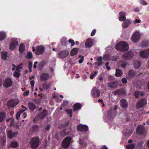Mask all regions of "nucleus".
Wrapping results in <instances>:
<instances>
[{"label":"nucleus","mask_w":149,"mask_h":149,"mask_svg":"<svg viewBox=\"0 0 149 149\" xmlns=\"http://www.w3.org/2000/svg\"><path fill=\"white\" fill-rule=\"evenodd\" d=\"M39 142V138L38 137H35L31 139L30 144L32 148L35 149L38 147Z\"/></svg>","instance_id":"f257e3e1"},{"label":"nucleus","mask_w":149,"mask_h":149,"mask_svg":"<svg viewBox=\"0 0 149 149\" xmlns=\"http://www.w3.org/2000/svg\"><path fill=\"white\" fill-rule=\"evenodd\" d=\"M45 49L44 47L42 45L38 46L36 47H32L33 52H35V54L38 55L42 54Z\"/></svg>","instance_id":"f03ea898"},{"label":"nucleus","mask_w":149,"mask_h":149,"mask_svg":"<svg viewBox=\"0 0 149 149\" xmlns=\"http://www.w3.org/2000/svg\"><path fill=\"white\" fill-rule=\"evenodd\" d=\"M115 48L117 50L120 48L121 50L125 51L128 49L129 46L127 43L123 42H120L116 45L115 46Z\"/></svg>","instance_id":"7ed1b4c3"},{"label":"nucleus","mask_w":149,"mask_h":149,"mask_svg":"<svg viewBox=\"0 0 149 149\" xmlns=\"http://www.w3.org/2000/svg\"><path fill=\"white\" fill-rule=\"evenodd\" d=\"M71 140V137L70 136H68L65 138L62 142L63 147L65 148H68L70 146Z\"/></svg>","instance_id":"20e7f679"},{"label":"nucleus","mask_w":149,"mask_h":149,"mask_svg":"<svg viewBox=\"0 0 149 149\" xmlns=\"http://www.w3.org/2000/svg\"><path fill=\"white\" fill-rule=\"evenodd\" d=\"M88 129L87 125L82 124H80L77 127V130L81 132H86L88 130Z\"/></svg>","instance_id":"39448f33"},{"label":"nucleus","mask_w":149,"mask_h":149,"mask_svg":"<svg viewBox=\"0 0 149 149\" xmlns=\"http://www.w3.org/2000/svg\"><path fill=\"white\" fill-rule=\"evenodd\" d=\"M69 54V52L66 50L62 51L58 53L59 58H63L67 56Z\"/></svg>","instance_id":"423d86ee"},{"label":"nucleus","mask_w":149,"mask_h":149,"mask_svg":"<svg viewBox=\"0 0 149 149\" xmlns=\"http://www.w3.org/2000/svg\"><path fill=\"white\" fill-rule=\"evenodd\" d=\"M134 54L131 52H129L125 53L123 56V58L124 60L130 59L133 57Z\"/></svg>","instance_id":"0eeeda50"},{"label":"nucleus","mask_w":149,"mask_h":149,"mask_svg":"<svg viewBox=\"0 0 149 149\" xmlns=\"http://www.w3.org/2000/svg\"><path fill=\"white\" fill-rule=\"evenodd\" d=\"M13 82L12 80L10 78H7L4 81L3 85L6 88H8L12 85Z\"/></svg>","instance_id":"6e6552de"},{"label":"nucleus","mask_w":149,"mask_h":149,"mask_svg":"<svg viewBox=\"0 0 149 149\" xmlns=\"http://www.w3.org/2000/svg\"><path fill=\"white\" fill-rule=\"evenodd\" d=\"M18 43V42L15 39H12L9 47L10 49L11 50L15 49L16 48Z\"/></svg>","instance_id":"1a4fd4ad"},{"label":"nucleus","mask_w":149,"mask_h":149,"mask_svg":"<svg viewBox=\"0 0 149 149\" xmlns=\"http://www.w3.org/2000/svg\"><path fill=\"white\" fill-rule=\"evenodd\" d=\"M48 114V111L46 109H44L42 111H40L38 115L39 119H42L44 118Z\"/></svg>","instance_id":"9d476101"},{"label":"nucleus","mask_w":149,"mask_h":149,"mask_svg":"<svg viewBox=\"0 0 149 149\" xmlns=\"http://www.w3.org/2000/svg\"><path fill=\"white\" fill-rule=\"evenodd\" d=\"M18 133L17 132H13L11 130H9L7 132L8 137L10 139H11L14 137H16Z\"/></svg>","instance_id":"9b49d317"},{"label":"nucleus","mask_w":149,"mask_h":149,"mask_svg":"<svg viewBox=\"0 0 149 149\" xmlns=\"http://www.w3.org/2000/svg\"><path fill=\"white\" fill-rule=\"evenodd\" d=\"M139 55L142 58H147L149 56V50H145L141 51L139 53Z\"/></svg>","instance_id":"f8f14e48"},{"label":"nucleus","mask_w":149,"mask_h":149,"mask_svg":"<svg viewBox=\"0 0 149 149\" xmlns=\"http://www.w3.org/2000/svg\"><path fill=\"white\" fill-rule=\"evenodd\" d=\"M146 101L145 99H142L140 100L137 102L136 107L140 108L143 107L144 105L146 104Z\"/></svg>","instance_id":"ddd939ff"},{"label":"nucleus","mask_w":149,"mask_h":149,"mask_svg":"<svg viewBox=\"0 0 149 149\" xmlns=\"http://www.w3.org/2000/svg\"><path fill=\"white\" fill-rule=\"evenodd\" d=\"M49 74L48 73H43L40 76V80L42 81H45L47 80L49 77Z\"/></svg>","instance_id":"4468645a"},{"label":"nucleus","mask_w":149,"mask_h":149,"mask_svg":"<svg viewBox=\"0 0 149 149\" xmlns=\"http://www.w3.org/2000/svg\"><path fill=\"white\" fill-rule=\"evenodd\" d=\"M136 132L139 134H144L145 133V130L143 125L139 126L136 129Z\"/></svg>","instance_id":"2eb2a0df"},{"label":"nucleus","mask_w":149,"mask_h":149,"mask_svg":"<svg viewBox=\"0 0 149 149\" xmlns=\"http://www.w3.org/2000/svg\"><path fill=\"white\" fill-rule=\"evenodd\" d=\"M140 36L138 33L136 32L133 35L132 39L134 42H137L139 40Z\"/></svg>","instance_id":"dca6fc26"},{"label":"nucleus","mask_w":149,"mask_h":149,"mask_svg":"<svg viewBox=\"0 0 149 149\" xmlns=\"http://www.w3.org/2000/svg\"><path fill=\"white\" fill-rule=\"evenodd\" d=\"M8 107H14L18 104V103L15 101L14 100H12L8 101L7 103Z\"/></svg>","instance_id":"f3484780"},{"label":"nucleus","mask_w":149,"mask_h":149,"mask_svg":"<svg viewBox=\"0 0 149 149\" xmlns=\"http://www.w3.org/2000/svg\"><path fill=\"white\" fill-rule=\"evenodd\" d=\"M116 115L115 110L111 109L108 112V116L109 119L114 118Z\"/></svg>","instance_id":"a211bd4d"},{"label":"nucleus","mask_w":149,"mask_h":149,"mask_svg":"<svg viewBox=\"0 0 149 149\" xmlns=\"http://www.w3.org/2000/svg\"><path fill=\"white\" fill-rule=\"evenodd\" d=\"M108 86L110 88H115L117 87L118 83L116 81L111 82L109 83Z\"/></svg>","instance_id":"6ab92c4d"},{"label":"nucleus","mask_w":149,"mask_h":149,"mask_svg":"<svg viewBox=\"0 0 149 149\" xmlns=\"http://www.w3.org/2000/svg\"><path fill=\"white\" fill-rule=\"evenodd\" d=\"M119 14L120 17H119V20L120 21H125L126 18L125 13L123 12H120L119 13Z\"/></svg>","instance_id":"aec40b11"},{"label":"nucleus","mask_w":149,"mask_h":149,"mask_svg":"<svg viewBox=\"0 0 149 149\" xmlns=\"http://www.w3.org/2000/svg\"><path fill=\"white\" fill-rule=\"evenodd\" d=\"M120 104L123 108H126L128 106V103L127 101L125 99H122L120 101Z\"/></svg>","instance_id":"412c9836"},{"label":"nucleus","mask_w":149,"mask_h":149,"mask_svg":"<svg viewBox=\"0 0 149 149\" xmlns=\"http://www.w3.org/2000/svg\"><path fill=\"white\" fill-rule=\"evenodd\" d=\"M93 40L91 39H88L86 40L85 45L86 47H90L93 45Z\"/></svg>","instance_id":"4be33fe9"},{"label":"nucleus","mask_w":149,"mask_h":149,"mask_svg":"<svg viewBox=\"0 0 149 149\" xmlns=\"http://www.w3.org/2000/svg\"><path fill=\"white\" fill-rule=\"evenodd\" d=\"M82 105L81 103H77L73 106V110L74 111L77 110L81 109Z\"/></svg>","instance_id":"5701e85b"},{"label":"nucleus","mask_w":149,"mask_h":149,"mask_svg":"<svg viewBox=\"0 0 149 149\" xmlns=\"http://www.w3.org/2000/svg\"><path fill=\"white\" fill-rule=\"evenodd\" d=\"M125 92L122 89H118L113 92V94L115 95H121L124 93Z\"/></svg>","instance_id":"b1692460"},{"label":"nucleus","mask_w":149,"mask_h":149,"mask_svg":"<svg viewBox=\"0 0 149 149\" xmlns=\"http://www.w3.org/2000/svg\"><path fill=\"white\" fill-rule=\"evenodd\" d=\"M28 105L29 109L32 111H33L36 108L35 104L33 102H29Z\"/></svg>","instance_id":"393cba45"},{"label":"nucleus","mask_w":149,"mask_h":149,"mask_svg":"<svg viewBox=\"0 0 149 149\" xmlns=\"http://www.w3.org/2000/svg\"><path fill=\"white\" fill-rule=\"evenodd\" d=\"M69 133V132L68 131V130L65 129L63 130L60 133V135L62 137H64L65 136L68 135Z\"/></svg>","instance_id":"a878e982"},{"label":"nucleus","mask_w":149,"mask_h":149,"mask_svg":"<svg viewBox=\"0 0 149 149\" xmlns=\"http://www.w3.org/2000/svg\"><path fill=\"white\" fill-rule=\"evenodd\" d=\"M122 24L123 27L124 28H126L128 27L130 23V21L129 20H125L124 21Z\"/></svg>","instance_id":"bb28decb"},{"label":"nucleus","mask_w":149,"mask_h":149,"mask_svg":"<svg viewBox=\"0 0 149 149\" xmlns=\"http://www.w3.org/2000/svg\"><path fill=\"white\" fill-rule=\"evenodd\" d=\"M6 113L4 112H0V122H2L6 118Z\"/></svg>","instance_id":"cd10ccee"},{"label":"nucleus","mask_w":149,"mask_h":149,"mask_svg":"<svg viewBox=\"0 0 149 149\" xmlns=\"http://www.w3.org/2000/svg\"><path fill=\"white\" fill-rule=\"evenodd\" d=\"M123 74V72L121 70L116 69V72L115 74V76L116 77H121Z\"/></svg>","instance_id":"c85d7f7f"},{"label":"nucleus","mask_w":149,"mask_h":149,"mask_svg":"<svg viewBox=\"0 0 149 149\" xmlns=\"http://www.w3.org/2000/svg\"><path fill=\"white\" fill-rule=\"evenodd\" d=\"M1 53V58L4 60H7V58L8 57V54L6 52H2Z\"/></svg>","instance_id":"c756f323"},{"label":"nucleus","mask_w":149,"mask_h":149,"mask_svg":"<svg viewBox=\"0 0 149 149\" xmlns=\"http://www.w3.org/2000/svg\"><path fill=\"white\" fill-rule=\"evenodd\" d=\"M94 95L96 97H98L100 96V92L99 90L97 89L96 88L94 89Z\"/></svg>","instance_id":"7c9ffc66"},{"label":"nucleus","mask_w":149,"mask_h":149,"mask_svg":"<svg viewBox=\"0 0 149 149\" xmlns=\"http://www.w3.org/2000/svg\"><path fill=\"white\" fill-rule=\"evenodd\" d=\"M78 51L77 49L76 48H73L71 51L70 54L71 56H74L76 55L78 53Z\"/></svg>","instance_id":"2f4dec72"},{"label":"nucleus","mask_w":149,"mask_h":149,"mask_svg":"<svg viewBox=\"0 0 149 149\" xmlns=\"http://www.w3.org/2000/svg\"><path fill=\"white\" fill-rule=\"evenodd\" d=\"M19 145L18 143L16 141H12L10 144L11 146L13 148H16Z\"/></svg>","instance_id":"473e14b6"},{"label":"nucleus","mask_w":149,"mask_h":149,"mask_svg":"<svg viewBox=\"0 0 149 149\" xmlns=\"http://www.w3.org/2000/svg\"><path fill=\"white\" fill-rule=\"evenodd\" d=\"M13 76L16 78H19L21 75L20 71H17L16 70L13 73Z\"/></svg>","instance_id":"72a5a7b5"},{"label":"nucleus","mask_w":149,"mask_h":149,"mask_svg":"<svg viewBox=\"0 0 149 149\" xmlns=\"http://www.w3.org/2000/svg\"><path fill=\"white\" fill-rule=\"evenodd\" d=\"M50 85L47 83H44L42 85V88L45 90L48 89L50 87Z\"/></svg>","instance_id":"f704fd0d"},{"label":"nucleus","mask_w":149,"mask_h":149,"mask_svg":"<svg viewBox=\"0 0 149 149\" xmlns=\"http://www.w3.org/2000/svg\"><path fill=\"white\" fill-rule=\"evenodd\" d=\"M25 50V46L22 43L20 45L19 48V51L21 53H23L24 52Z\"/></svg>","instance_id":"c9c22d12"},{"label":"nucleus","mask_w":149,"mask_h":149,"mask_svg":"<svg viewBox=\"0 0 149 149\" xmlns=\"http://www.w3.org/2000/svg\"><path fill=\"white\" fill-rule=\"evenodd\" d=\"M6 34L5 32H0V40H3L6 38Z\"/></svg>","instance_id":"e433bc0d"},{"label":"nucleus","mask_w":149,"mask_h":149,"mask_svg":"<svg viewBox=\"0 0 149 149\" xmlns=\"http://www.w3.org/2000/svg\"><path fill=\"white\" fill-rule=\"evenodd\" d=\"M134 75V72L132 70H130L128 72V76L130 78H133Z\"/></svg>","instance_id":"4c0bfd02"},{"label":"nucleus","mask_w":149,"mask_h":149,"mask_svg":"<svg viewBox=\"0 0 149 149\" xmlns=\"http://www.w3.org/2000/svg\"><path fill=\"white\" fill-rule=\"evenodd\" d=\"M67 42L66 39L65 38H62L61 40V44L63 46H66Z\"/></svg>","instance_id":"58836bf2"},{"label":"nucleus","mask_w":149,"mask_h":149,"mask_svg":"<svg viewBox=\"0 0 149 149\" xmlns=\"http://www.w3.org/2000/svg\"><path fill=\"white\" fill-rule=\"evenodd\" d=\"M134 67L135 68H137L140 66V62L137 61L135 62L134 64Z\"/></svg>","instance_id":"ea45409f"},{"label":"nucleus","mask_w":149,"mask_h":149,"mask_svg":"<svg viewBox=\"0 0 149 149\" xmlns=\"http://www.w3.org/2000/svg\"><path fill=\"white\" fill-rule=\"evenodd\" d=\"M67 113L69 114V116L71 117L72 115V110L70 109H68L66 110Z\"/></svg>","instance_id":"a19ab883"},{"label":"nucleus","mask_w":149,"mask_h":149,"mask_svg":"<svg viewBox=\"0 0 149 149\" xmlns=\"http://www.w3.org/2000/svg\"><path fill=\"white\" fill-rule=\"evenodd\" d=\"M38 126L36 125H34L32 127V130L33 132H36L38 130Z\"/></svg>","instance_id":"79ce46f5"},{"label":"nucleus","mask_w":149,"mask_h":149,"mask_svg":"<svg viewBox=\"0 0 149 149\" xmlns=\"http://www.w3.org/2000/svg\"><path fill=\"white\" fill-rule=\"evenodd\" d=\"M127 149H133L135 147V145L133 144H129L126 146Z\"/></svg>","instance_id":"37998d69"},{"label":"nucleus","mask_w":149,"mask_h":149,"mask_svg":"<svg viewBox=\"0 0 149 149\" xmlns=\"http://www.w3.org/2000/svg\"><path fill=\"white\" fill-rule=\"evenodd\" d=\"M32 57V55L31 52H29L27 53L26 57L27 58L31 59Z\"/></svg>","instance_id":"c03bdc74"},{"label":"nucleus","mask_w":149,"mask_h":149,"mask_svg":"<svg viewBox=\"0 0 149 149\" xmlns=\"http://www.w3.org/2000/svg\"><path fill=\"white\" fill-rule=\"evenodd\" d=\"M102 58V57L100 56L97 58V61H98L99 62L98 63V65L100 66L102 65V63L101 62Z\"/></svg>","instance_id":"a18cd8bd"},{"label":"nucleus","mask_w":149,"mask_h":149,"mask_svg":"<svg viewBox=\"0 0 149 149\" xmlns=\"http://www.w3.org/2000/svg\"><path fill=\"white\" fill-rule=\"evenodd\" d=\"M21 107L22 108H24V109H22L19 111V112H18L19 113H20L21 114H22V113H23L27 109V108L26 107H24L23 105H22Z\"/></svg>","instance_id":"49530a36"},{"label":"nucleus","mask_w":149,"mask_h":149,"mask_svg":"<svg viewBox=\"0 0 149 149\" xmlns=\"http://www.w3.org/2000/svg\"><path fill=\"white\" fill-rule=\"evenodd\" d=\"M140 91H136L134 95L135 96V97L137 98L139 97L140 95Z\"/></svg>","instance_id":"de8ad7c7"},{"label":"nucleus","mask_w":149,"mask_h":149,"mask_svg":"<svg viewBox=\"0 0 149 149\" xmlns=\"http://www.w3.org/2000/svg\"><path fill=\"white\" fill-rule=\"evenodd\" d=\"M79 57H81V59L79 60V63H82L84 60V56H81L80 55L79 56Z\"/></svg>","instance_id":"09e8293b"},{"label":"nucleus","mask_w":149,"mask_h":149,"mask_svg":"<svg viewBox=\"0 0 149 149\" xmlns=\"http://www.w3.org/2000/svg\"><path fill=\"white\" fill-rule=\"evenodd\" d=\"M22 64H19V65L17 68H16V70L17 71H20V69H21L22 68Z\"/></svg>","instance_id":"8fccbe9b"},{"label":"nucleus","mask_w":149,"mask_h":149,"mask_svg":"<svg viewBox=\"0 0 149 149\" xmlns=\"http://www.w3.org/2000/svg\"><path fill=\"white\" fill-rule=\"evenodd\" d=\"M139 3L143 5H146L147 4V2L144 0H139Z\"/></svg>","instance_id":"3c124183"},{"label":"nucleus","mask_w":149,"mask_h":149,"mask_svg":"<svg viewBox=\"0 0 149 149\" xmlns=\"http://www.w3.org/2000/svg\"><path fill=\"white\" fill-rule=\"evenodd\" d=\"M68 42L69 43H71V46H73L75 44L74 41L71 39H69L68 40Z\"/></svg>","instance_id":"603ef678"},{"label":"nucleus","mask_w":149,"mask_h":149,"mask_svg":"<svg viewBox=\"0 0 149 149\" xmlns=\"http://www.w3.org/2000/svg\"><path fill=\"white\" fill-rule=\"evenodd\" d=\"M29 90L26 91L23 93V95L24 96H26L28 95L29 94Z\"/></svg>","instance_id":"864d4df0"},{"label":"nucleus","mask_w":149,"mask_h":149,"mask_svg":"<svg viewBox=\"0 0 149 149\" xmlns=\"http://www.w3.org/2000/svg\"><path fill=\"white\" fill-rule=\"evenodd\" d=\"M109 64V62H107L106 63L105 65L107 68L108 70H110L111 69V68L108 66Z\"/></svg>","instance_id":"5fc2aeb1"},{"label":"nucleus","mask_w":149,"mask_h":149,"mask_svg":"<svg viewBox=\"0 0 149 149\" xmlns=\"http://www.w3.org/2000/svg\"><path fill=\"white\" fill-rule=\"evenodd\" d=\"M80 143L81 144V145H82V146H84V147L86 146L87 145V143H83V142H82V141L81 140H80Z\"/></svg>","instance_id":"6e6d98bb"},{"label":"nucleus","mask_w":149,"mask_h":149,"mask_svg":"<svg viewBox=\"0 0 149 149\" xmlns=\"http://www.w3.org/2000/svg\"><path fill=\"white\" fill-rule=\"evenodd\" d=\"M121 81L123 84H126L127 82V80L125 78H122Z\"/></svg>","instance_id":"4d7b16f0"},{"label":"nucleus","mask_w":149,"mask_h":149,"mask_svg":"<svg viewBox=\"0 0 149 149\" xmlns=\"http://www.w3.org/2000/svg\"><path fill=\"white\" fill-rule=\"evenodd\" d=\"M21 114L20 113H19V112L17 113L16 116V118L17 120H18L19 119Z\"/></svg>","instance_id":"13d9d810"},{"label":"nucleus","mask_w":149,"mask_h":149,"mask_svg":"<svg viewBox=\"0 0 149 149\" xmlns=\"http://www.w3.org/2000/svg\"><path fill=\"white\" fill-rule=\"evenodd\" d=\"M32 63L31 61H30L29 63V68H32Z\"/></svg>","instance_id":"bf43d9fd"},{"label":"nucleus","mask_w":149,"mask_h":149,"mask_svg":"<svg viewBox=\"0 0 149 149\" xmlns=\"http://www.w3.org/2000/svg\"><path fill=\"white\" fill-rule=\"evenodd\" d=\"M104 79L103 77L101 76H99L98 79L100 81H102Z\"/></svg>","instance_id":"052dcab7"},{"label":"nucleus","mask_w":149,"mask_h":149,"mask_svg":"<svg viewBox=\"0 0 149 149\" xmlns=\"http://www.w3.org/2000/svg\"><path fill=\"white\" fill-rule=\"evenodd\" d=\"M69 124V122H67L63 124V126L64 127H66Z\"/></svg>","instance_id":"680f3d73"},{"label":"nucleus","mask_w":149,"mask_h":149,"mask_svg":"<svg viewBox=\"0 0 149 149\" xmlns=\"http://www.w3.org/2000/svg\"><path fill=\"white\" fill-rule=\"evenodd\" d=\"M50 125H47L45 127V130H49L50 129Z\"/></svg>","instance_id":"e2e57ef3"},{"label":"nucleus","mask_w":149,"mask_h":149,"mask_svg":"<svg viewBox=\"0 0 149 149\" xmlns=\"http://www.w3.org/2000/svg\"><path fill=\"white\" fill-rule=\"evenodd\" d=\"M38 63V62L37 61H36L34 62L33 65V68L34 69H36L37 68L36 64Z\"/></svg>","instance_id":"0e129e2a"},{"label":"nucleus","mask_w":149,"mask_h":149,"mask_svg":"<svg viewBox=\"0 0 149 149\" xmlns=\"http://www.w3.org/2000/svg\"><path fill=\"white\" fill-rule=\"evenodd\" d=\"M30 84L32 87H33L34 84V81L33 80L31 81Z\"/></svg>","instance_id":"69168bd1"},{"label":"nucleus","mask_w":149,"mask_h":149,"mask_svg":"<svg viewBox=\"0 0 149 149\" xmlns=\"http://www.w3.org/2000/svg\"><path fill=\"white\" fill-rule=\"evenodd\" d=\"M141 22V21L139 19H136L135 20V22H134V24H135L136 23H140Z\"/></svg>","instance_id":"338daca9"},{"label":"nucleus","mask_w":149,"mask_h":149,"mask_svg":"<svg viewBox=\"0 0 149 149\" xmlns=\"http://www.w3.org/2000/svg\"><path fill=\"white\" fill-rule=\"evenodd\" d=\"M126 65V63L121 64L120 66L123 68H124Z\"/></svg>","instance_id":"774afa93"}]
</instances>
